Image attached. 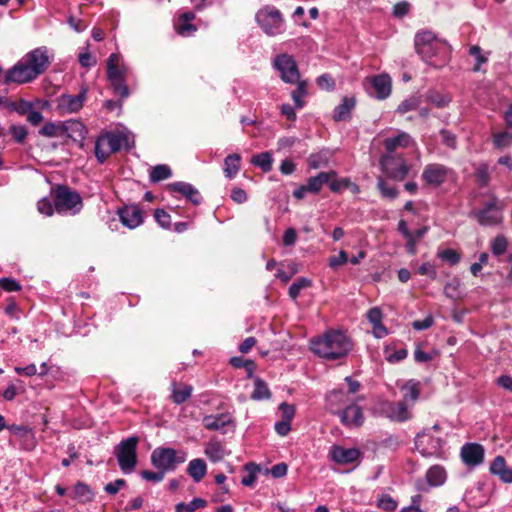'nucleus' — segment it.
I'll list each match as a JSON object with an SVG mask.
<instances>
[{
	"instance_id": "obj_28",
	"label": "nucleus",
	"mask_w": 512,
	"mask_h": 512,
	"mask_svg": "<svg viewBox=\"0 0 512 512\" xmlns=\"http://www.w3.org/2000/svg\"><path fill=\"white\" fill-rule=\"evenodd\" d=\"M412 143V137L405 133L401 132L394 138H387L384 141V146L388 153L394 152L397 148H405Z\"/></svg>"
},
{
	"instance_id": "obj_13",
	"label": "nucleus",
	"mask_w": 512,
	"mask_h": 512,
	"mask_svg": "<svg viewBox=\"0 0 512 512\" xmlns=\"http://www.w3.org/2000/svg\"><path fill=\"white\" fill-rule=\"evenodd\" d=\"M87 88L83 87L78 95L64 94L57 99V109L60 113H76L86 101Z\"/></svg>"
},
{
	"instance_id": "obj_46",
	"label": "nucleus",
	"mask_w": 512,
	"mask_h": 512,
	"mask_svg": "<svg viewBox=\"0 0 512 512\" xmlns=\"http://www.w3.org/2000/svg\"><path fill=\"white\" fill-rule=\"evenodd\" d=\"M311 284H312V282L308 278L297 279L294 283H292V285L289 288V296L293 300H295L299 296L301 290H303L307 287H310Z\"/></svg>"
},
{
	"instance_id": "obj_18",
	"label": "nucleus",
	"mask_w": 512,
	"mask_h": 512,
	"mask_svg": "<svg viewBox=\"0 0 512 512\" xmlns=\"http://www.w3.org/2000/svg\"><path fill=\"white\" fill-rule=\"evenodd\" d=\"M118 214L121 223L129 229H134L143 222V212L136 205H127Z\"/></svg>"
},
{
	"instance_id": "obj_41",
	"label": "nucleus",
	"mask_w": 512,
	"mask_h": 512,
	"mask_svg": "<svg viewBox=\"0 0 512 512\" xmlns=\"http://www.w3.org/2000/svg\"><path fill=\"white\" fill-rule=\"evenodd\" d=\"M172 175V171L167 165H157L150 173V180L152 182H159L168 179Z\"/></svg>"
},
{
	"instance_id": "obj_15",
	"label": "nucleus",
	"mask_w": 512,
	"mask_h": 512,
	"mask_svg": "<svg viewBox=\"0 0 512 512\" xmlns=\"http://www.w3.org/2000/svg\"><path fill=\"white\" fill-rule=\"evenodd\" d=\"M380 165L388 176L399 180L404 179L409 170L403 159L388 154L381 158Z\"/></svg>"
},
{
	"instance_id": "obj_29",
	"label": "nucleus",
	"mask_w": 512,
	"mask_h": 512,
	"mask_svg": "<svg viewBox=\"0 0 512 512\" xmlns=\"http://www.w3.org/2000/svg\"><path fill=\"white\" fill-rule=\"evenodd\" d=\"M68 131L66 122H47L39 133L45 137H61Z\"/></svg>"
},
{
	"instance_id": "obj_17",
	"label": "nucleus",
	"mask_w": 512,
	"mask_h": 512,
	"mask_svg": "<svg viewBox=\"0 0 512 512\" xmlns=\"http://www.w3.org/2000/svg\"><path fill=\"white\" fill-rule=\"evenodd\" d=\"M484 448L478 443H466L461 448V459L470 467H475L484 461Z\"/></svg>"
},
{
	"instance_id": "obj_8",
	"label": "nucleus",
	"mask_w": 512,
	"mask_h": 512,
	"mask_svg": "<svg viewBox=\"0 0 512 512\" xmlns=\"http://www.w3.org/2000/svg\"><path fill=\"white\" fill-rule=\"evenodd\" d=\"M185 461V454L172 448H156L151 454L153 466L164 473L175 470L178 464Z\"/></svg>"
},
{
	"instance_id": "obj_36",
	"label": "nucleus",
	"mask_w": 512,
	"mask_h": 512,
	"mask_svg": "<svg viewBox=\"0 0 512 512\" xmlns=\"http://www.w3.org/2000/svg\"><path fill=\"white\" fill-rule=\"evenodd\" d=\"M407 356V350L404 348L395 349L391 345H387L384 349V357L390 363H397Z\"/></svg>"
},
{
	"instance_id": "obj_2",
	"label": "nucleus",
	"mask_w": 512,
	"mask_h": 512,
	"mask_svg": "<svg viewBox=\"0 0 512 512\" xmlns=\"http://www.w3.org/2000/svg\"><path fill=\"white\" fill-rule=\"evenodd\" d=\"M449 53L450 46L432 32L418 33V55L428 65L435 68L443 67L448 61Z\"/></svg>"
},
{
	"instance_id": "obj_31",
	"label": "nucleus",
	"mask_w": 512,
	"mask_h": 512,
	"mask_svg": "<svg viewBox=\"0 0 512 512\" xmlns=\"http://www.w3.org/2000/svg\"><path fill=\"white\" fill-rule=\"evenodd\" d=\"M446 471L442 466H432L426 473V480L430 486H441L446 481Z\"/></svg>"
},
{
	"instance_id": "obj_55",
	"label": "nucleus",
	"mask_w": 512,
	"mask_h": 512,
	"mask_svg": "<svg viewBox=\"0 0 512 512\" xmlns=\"http://www.w3.org/2000/svg\"><path fill=\"white\" fill-rule=\"evenodd\" d=\"M154 217L159 225L163 228H168L171 224L170 215L163 209H156Z\"/></svg>"
},
{
	"instance_id": "obj_40",
	"label": "nucleus",
	"mask_w": 512,
	"mask_h": 512,
	"mask_svg": "<svg viewBox=\"0 0 512 512\" xmlns=\"http://www.w3.org/2000/svg\"><path fill=\"white\" fill-rule=\"evenodd\" d=\"M207 502L202 498H195L190 503H178L176 505V512H194L197 509L204 508Z\"/></svg>"
},
{
	"instance_id": "obj_62",
	"label": "nucleus",
	"mask_w": 512,
	"mask_h": 512,
	"mask_svg": "<svg viewBox=\"0 0 512 512\" xmlns=\"http://www.w3.org/2000/svg\"><path fill=\"white\" fill-rule=\"evenodd\" d=\"M141 475L143 479L152 482H160L164 479V472L162 470L158 472L145 470L141 473Z\"/></svg>"
},
{
	"instance_id": "obj_10",
	"label": "nucleus",
	"mask_w": 512,
	"mask_h": 512,
	"mask_svg": "<svg viewBox=\"0 0 512 512\" xmlns=\"http://www.w3.org/2000/svg\"><path fill=\"white\" fill-rule=\"evenodd\" d=\"M38 75L23 57L5 75V83L25 84L35 80Z\"/></svg>"
},
{
	"instance_id": "obj_22",
	"label": "nucleus",
	"mask_w": 512,
	"mask_h": 512,
	"mask_svg": "<svg viewBox=\"0 0 512 512\" xmlns=\"http://www.w3.org/2000/svg\"><path fill=\"white\" fill-rule=\"evenodd\" d=\"M330 455L337 463L349 464L355 462L359 458L360 452L356 448L345 449L341 446H334L330 451Z\"/></svg>"
},
{
	"instance_id": "obj_38",
	"label": "nucleus",
	"mask_w": 512,
	"mask_h": 512,
	"mask_svg": "<svg viewBox=\"0 0 512 512\" xmlns=\"http://www.w3.org/2000/svg\"><path fill=\"white\" fill-rule=\"evenodd\" d=\"M73 493L74 497L83 503L91 501L94 497V494L89 486L82 482H79L75 485Z\"/></svg>"
},
{
	"instance_id": "obj_63",
	"label": "nucleus",
	"mask_w": 512,
	"mask_h": 512,
	"mask_svg": "<svg viewBox=\"0 0 512 512\" xmlns=\"http://www.w3.org/2000/svg\"><path fill=\"white\" fill-rule=\"evenodd\" d=\"M348 261L347 253L343 250L340 251L338 256H333L329 259V265L332 268H336L340 265L345 264Z\"/></svg>"
},
{
	"instance_id": "obj_57",
	"label": "nucleus",
	"mask_w": 512,
	"mask_h": 512,
	"mask_svg": "<svg viewBox=\"0 0 512 512\" xmlns=\"http://www.w3.org/2000/svg\"><path fill=\"white\" fill-rule=\"evenodd\" d=\"M0 287L8 292L18 291L21 288L19 283L11 278L0 279Z\"/></svg>"
},
{
	"instance_id": "obj_35",
	"label": "nucleus",
	"mask_w": 512,
	"mask_h": 512,
	"mask_svg": "<svg viewBox=\"0 0 512 512\" xmlns=\"http://www.w3.org/2000/svg\"><path fill=\"white\" fill-rule=\"evenodd\" d=\"M328 407L332 412L347 403L346 394L342 390H334L327 395Z\"/></svg>"
},
{
	"instance_id": "obj_5",
	"label": "nucleus",
	"mask_w": 512,
	"mask_h": 512,
	"mask_svg": "<svg viewBox=\"0 0 512 512\" xmlns=\"http://www.w3.org/2000/svg\"><path fill=\"white\" fill-rule=\"evenodd\" d=\"M128 138L121 133H106L98 137L95 144V156L100 163L113 153L119 151L124 145H127Z\"/></svg>"
},
{
	"instance_id": "obj_59",
	"label": "nucleus",
	"mask_w": 512,
	"mask_h": 512,
	"mask_svg": "<svg viewBox=\"0 0 512 512\" xmlns=\"http://www.w3.org/2000/svg\"><path fill=\"white\" fill-rule=\"evenodd\" d=\"M126 484L124 479H117L105 485L104 490L111 495L116 494Z\"/></svg>"
},
{
	"instance_id": "obj_37",
	"label": "nucleus",
	"mask_w": 512,
	"mask_h": 512,
	"mask_svg": "<svg viewBox=\"0 0 512 512\" xmlns=\"http://www.w3.org/2000/svg\"><path fill=\"white\" fill-rule=\"evenodd\" d=\"M271 393L267 386V384L261 380L260 378H257L254 381V391L251 395V398L254 400H262V399H268L270 398Z\"/></svg>"
},
{
	"instance_id": "obj_30",
	"label": "nucleus",
	"mask_w": 512,
	"mask_h": 512,
	"mask_svg": "<svg viewBox=\"0 0 512 512\" xmlns=\"http://www.w3.org/2000/svg\"><path fill=\"white\" fill-rule=\"evenodd\" d=\"M355 106L354 98H343V101L340 105H338L333 114V118L335 121H345L350 118L351 111Z\"/></svg>"
},
{
	"instance_id": "obj_51",
	"label": "nucleus",
	"mask_w": 512,
	"mask_h": 512,
	"mask_svg": "<svg viewBox=\"0 0 512 512\" xmlns=\"http://www.w3.org/2000/svg\"><path fill=\"white\" fill-rule=\"evenodd\" d=\"M37 209L41 214L52 216L55 210V206L52 204L51 200L44 197L38 201Z\"/></svg>"
},
{
	"instance_id": "obj_45",
	"label": "nucleus",
	"mask_w": 512,
	"mask_h": 512,
	"mask_svg": "<svg viewBox=\"0 0 512 512\" xmlns=\"http://www.w3.org/2000/svg\"><path fill=\"white\" fill-rule=\"evenodd\" d=\"M296 83H297V88L292 91L291 97H292L296 107L302 108L304 106V101L301 98L303 96H305L307 93V90H306L307 83H306V81H300V79Z\"/></svg>"
},
{
	"instance_id": "obj_14",
	"label": "nucleus",
	"mask_w": 512,
	"mask_h": 512,
	"mask_svg": "<svg viewBox=\"0 0 512 512\" xmlns=\"http://www.w3.org/2000/svg\"><path fill=\"white\" fill-rule=\"evenodd\" d=\"M451 175V170L441 164H429L422 173L424 182L430 186H439L444 183Z\"/></svg>"
},
{
	"instance_id": "obj_20",
	"label": "nucleus",
	"mask_w": 512,
	"mask_h": 512,
	"mask_svg": "<svg viewBox=\"0 0 512 512\" xmlns=\"http://www.w3.org/2000/svg\"><path fill=\"white\" fill-rule=\"evenodd\" d=\"M203 426L211 431L222 430L233 423V417L229 413H220L216 415H206L202 419Z\"/></svg>"
},
{
	"instance_id": "obj_16",
	"label": "nucleus",
	"mask_w": 512,
	"mask_h": 512,
	"mask_svg": "<svg viewBox=\"0 0 512 512\" xmlns=\"http://www.w3.org/2000/svg\"><path fill=\"white\" fill-rule=\"evenodd\" d=\"M24 58L38 76L44 73L50 65V56L46 47L36 48L28 52Z\"/></svg>"
},
{
	"instance_id": "obj_60",
	"label": "nucleus",
	"mask_w": 512,
	"mask_h": 512,
	"mask_svg": "<svg viewBox=\"0 0 512 512\" xmlns=\"http://www.w3.org/2000/svg\"><path fill=\"white\" fill-rule=\"evenodd\" d=\"M317 84L322 88L326 90H332L335 86V82L332 79V77L328 74H323L318 77Z\"/></svg>"
},
{
	"instance_id": "obj_11",
	"label": "nucleus",
	"mask_w": 512,
	"mask_h": 512,
	"mask_svg": "<svg viewBox=\"0 0 512 512\" xmlns=\"http://www.w3.org/2000/svg\"><path fill=\"white\" fill-rule=\"evenodd\" d=\"M274 67L280 72L281 79L290 84H295L300 79V73L296 62L288 54H280L274 59Z\"/></svg>"
},
{
	"instance_id": "obj_50",
	"label": "nucleus",
	"mask_w": 512,
	"mask_h": 512,
	"mask_svg": "<svg viewBox=\"0 0 512 512\" xmlns=\"http://www.w3.org/2000/svg\"><path fill=\"white\" fill-rule=\"evenodd\" d=\"M11 108L20 115H27L33 108V104L24 99H19L11 104Z\"/></svg>"
},
{
	"instance_id": "obj_24",
	"label": "nucleus",
	"mask_w": 512,
	"mask_h": 512,
	"mask_svg": "<svg viewBox=\"0 0 512 512\" xmlns=\"http://www.w3.org/2000/svg\"><path fill=\"white\" fill-rule=\"evenodd\" d=\"M195 19L194 12H185L178 18V22L175 25L177 33L181 36H190L196 31V26L190 22Z\"/></svg>"
},
{
	"instance_id": "obj_52",
	"label": "nucleus",
	"mask_w": 512,
	"mask_h": 512,
	"mask_svg": "<svg viewBox=\"0 0 512 512\" xmlns=\"http://www.w3.org/2000/svg\"><path fill=\"white\" fill-rule=\"evenodd\" d=\"M439 257L451 265H455L460 261V255L453 249H445L439 253Z\"/></svg>"
},
{
	"instance_id": "obj_23",
	"label": "nucleus",
	"mask_w": 512,
	"mask_h": 512,
	"mask_svg": "<svg viewBox=\"0 0 512 512\" xmlns=\"http://www.w3.org/2000/svg\"><path fill=\"white\" fill-rule=\"evenodd\" d=\"M490 472L497 475L503 482L512 483V469L507 467L503 456L494 458L490 466Z\"/></svg>"
},
{
	"instance_id": "obj_9",
	"label": "nucleus",
	"mask_w": 512,
	"mask_h": 512,
	"mask_svg": "<svg viewBox=\"0 0 512 512\" xmlns=\"http://www.w3.org/2000/svg\"><path fill=\"white\" fill-rule=\"evenodd\" d=\"M363 87L370 96L384 100L392 93V78L387 73L369 76L363 80Z\"/></svg>"
},
{
	"instance_id": "obj_6",
	"label": "nucleus",
	"mask_w": 512,
	"mask_h": 512,
	"mask_svg": "<svg viewBox=\"0 0 512 512\" xmlns=\"http://www.w3.org/2000/svg\"><path fill=\"white\" fill-rule=\"evenodd\" d=\"M255 18L266 35L275 36L282 32L284 19L278 9L266 6L256 13Z\"/></svg>"
},
{
	"instance_id": "obj_64",
	"label": "nucleus",
	"mask_w": 512,
	"mask_h": 512,
	"mask_svg": "<svg viewBox=\"0 0 512 512\" xmlns=\"http://www.w3.org/2000/svg\"><path fill=\"white\" fill-rule=\"evenodd\" d=\"M291 430V422L281 420L275 424V431L280 436H286Z\"/></svg>"
},
{
	"instance_id": "obj_27",
	"label": "nucleus",
	"mask_w": 512,
	"mask_h": 512,
	"mask_svg": "<svg viewBox=\"0 0 512 512\" xmlns=\"http://www.w3.org/2000/svg\"><path fill=\"white\" fill-rule=\"evenodd\" d=\"M332 177H336V172H321L317 176L308 179L306 188L309 192L318 193L322 186L328 183Z\"/></svg>"
},
{
	"instance_id": "obj_19",
	"label": "nucleus",
	"mask_w": 512,
	"mask_h": 512,
	"mask_svg": "<svg viewBox=\"0 0 512 512\" xmlns=\"http://www.w3.org/2000/svg\"><path fill=\"white\" fill-rule=\"evenodd\" d=\"M124 74V67H107L108 79L111 82L115 93L123 98H126L129 96V90L128 87L124 84Z\"/></svg>"
},
{
	"instance_id": "obj_12",
	"label": "nucleus",
	"mask_w": 512,
	"mask_h": 512,
	"mask_svg": "<svg viewBox=\"0 0 512 512\" xmlns=\"http://www.w3.org/2000/svg\"><path fill=\"white\" fill-rule=\"evenodd\" d=\"M473 216L483 226H494L502 221L501 207L496 199L487 202L482 209L474 211Z\"/></svg>"
},
{
	"instance_id": "obj_1",
	"label": "nucleus",
	"mask_w": 512,
	"mask_h": 512,
	"mask_svg": "<svg viewBox=\"0 0 512 512\" xmlns=\"http://www.w3.org/2000/svg\"><path fill=\"white\" fill-rule=\"evenodd\" d=\"M352 349L350 338L338 330H330L322 336L311 340V350L326 360L344 358Z\"/></svg>"
},
{
	"instance_id": "obj_47",
	"label": "nucleus",
	"mask_w": 512,
	"mask_h": 512,
	"mask_svg": "<svg viewBox=\"0 0 512 512\" xmlns=\"http://www.w3.org/2000/svg\"><path fill=\"white\" fill-rule=\"evenodd\" d=\"M398 230L407 240V249L409 252L413 253L415 251V243L414 237L412 233L408 229V225L406 221L400 220L398 223Z\"/></svg>"
},
{
	"instance_id": "obj_44",
	"label": "nucleus",
	"mask_w": 512,
	"mask_h": 512,
	"mask_svg": "<svg viewBox=\"0 0 512 512\" xmlns=\"http://www.w3.org/2000/svg\"><path fill=\"white\" fill-rule=\"evenodd\" d=\"M252 163L260 167L264 172H268L272 168V157L268 152L260 153L253 156Z\"/></svg>"
},
{
	"instance_id": "obj_3",
	"label": "nucleus",
	"mask_w": 512,
	"mask_h": 512,
	"mask_svg": "<svg viewBox=\"0 0 512 512\" xmlns=\"http://www.w3.org/2000/svg\"><path fill=\"white\" fill-rule=\"evenodd\" d=\"M403 400L397 403L390 401H383L378 406V411L381 415L389 418L392 421H405L409 419L412 414L408 410L409 403L413 404L416 399V382L409 380L402 388Z\"/></svg>"
},
{
	"instance_id": "obj_56",
	"label": "nucleus",
	"mask_w": 512,
	"mask_h": 512,
	"mask_svg": "<svg viewBox=\"0 0 512 512\" xmlns=\"http://www.w3.org/2000/svg\"><path fill=\"white\" fill-rule=\"evenodd\" d=\"M415 107H416V99L414 97H410L400 103V105L397 108V112L400 114H405L409 111L414 110Z\"/></svg>"
},
{
	"instance_id": "obj_26",
	"label": "nucleus",
	"mask_w": 512,
	"mask_h": 512,
	"mask_svg": "<svg viewBox=\"0 0 512 512\" xmlns=\"http://www.w3.org/2000/svg\"><path fill=\"white\" fill-rule=\"evenodd\" d=\"M193 387L184 383H172L171 398L174 403L182 404L187 401L192 395Z\"/></svg>"
},
{
	"instance_id": "obj_54",
	"label": "nucleus",
	"mask_w": 512,
	"mask_h": 512,
	"mask_svg": "<svg viewBox=\"0 0 512 512\" xmlns=\"http://www.w3.org/2000/svg\"><path fill=\"white\" fill-rule=\"evenodd\" d=\"M377 505L379 508L386 511H393L397 507L396 501L388 495L381 496L377 502Z\"/></svg>"
},
{
	"instance_id": "obj_33",
	"label": "nucleus",
	"mask_w": 512,
	"mask_h": 512,
	"mask_svg": "<svg viewBox=\"0 0 512 512\" xmlns=\"http://www.w3.org/2000/svg\"><path fill=\"white\" fill-rule=\"evenodd\" d=\"M205 455L213 462L222 460L225 456V449L218 441H210L206 444Z\"/></svg>"
},
{
	"instance_id": "obj_34",
	"label": "nucleus",
	"mask_w": 512,
	"mask_h": 512,
	"mask_svg": "<svg viewBox=\"0 0 512 512\" xmlns=\"http://www.w3.org/2000/svg\"><path fill=\"white\" fill-rule=\"evenodd\" d=\"M240 156L238 154H230L224 160V173L226 177L233 178L240 170Z\"/></svg>"
},
{
	"instance_id": "obj_58",
	"label": "nucleus",
	"mask_w": 512,
	"mask_h": 512,
	"mask_svg": "<svg viewBox=\"0 0 512 512\" xmlns=\"http://www.w3.org/2000/svg\"><path fill=\"white\" fill-rule=\"evenodd\" d=\"M230 363L235 368L245 367L247 370L252 371L254 367V362L251 360H245L241 357H233L230 360Z\"/></svg>"
},
{
	"instance_id": "obj_4",
	"label": "nucleus",
	"mask_w": 512,
	"mask_h": 512,
	"mask_svg": "<svg viewBox=\"0 0 512 512\" xmlns=\"http://www.w3.org/2000/svg\"><path fill=\"white\" fill-rule=\"evenodd\" d=\"M53 201L58 213L75 215L83 206L80 194L65 185H58L53 190Z\"/></svg>"
},
{
	"instance_id": "obj_42",
	"label": "nucleus",
	"mask_w": 512,
	"mask_h": 512,
	"mask_svg": "<svg viewBox=\"0 0 512 512\" xmlns=\"http://www.w3.org/2000/svg\"><path fill=\"white\" fill-rule=\"evenodd\" d=\"M444 293L447 297L451 299L459 298L462 293L461 281L458 278L452 279L449 283L446 284L444 288Z\"/></svg>"
},
{
	"instance_id": "obj_61",
	"label": "nucleus",
	"mask_w": 512,
	"mask_h": 512,
	"mask_svg": "<svg viewBox=\"0 0 512 512\" xmlns=\"http://www.w3.org/2000/svg\"><path fill=\"white\" fill-rule=\"evenodd\" d=\"M378 188L379 190L381 191V194L384 196V197H388V198H395L396 195H397V191L391 187V186H388L386 184L385 181L383 180H379L378 182Z\"/></svg>"
},
{
	"instance_id": "obj_49",
	"label": "nucleus",
	"mask_w": 512,
	"mask_h": 512,
	"mask_svg": "<svg viewBox=\"0 0 512 512\" xmlns=\"http://www.w3.org/2000/svg\"><path fill=\"white\" fill-rule=\"evenodd\" d=\"M493 143L498 149H504L512 144V134L508 132L498 133L493 136Z\"/></svg>"
},
{
	"instance_id": "obj_32",
	"label": "nucleus",
	"mask_w": 512,
	"mask_h": 512,
	"mask_svg": "<svg viewBox=\"0 0 512 512\" xmlns=\"http://www.w3.org/2000/svg\"><path fill=\"white\" fill-rule=\"evenodd\" d=\"M206 464L202 459H193L190 461L187 472L194 479L195 482H199L206 474Z\"/></svg>"
},
{
	"instance_id": "obj_48",
	"label": "nucleus",
	"mask_w": 512,
	"mask_h": 512,
	"mask_svg": "<svg viewBox=\"0 0 512 512\" xmlns=\"http://www.w3.org/2000/svg\"><path fill=\"white\" fill-rule=\"evenodd\" d=\"M507 250V239L498 235L491 244V251L495 256L503 255Z\"/></svg>"
},
{
	"instance_id": "obj_25",
	"label": "nucleus",
	"mask_w": 512,
	"mask_h": 512,
	"mask_svg": "<svg viewBox=\"0 0 512 512\" xmlns=\"http://www.w3.org/2000/svg\"><path fill=\"white\" fill-rule=\"evenodd\" d=\"M169 189L179 192L186 196L193 204L197 205L201 201L200 194L191 184L185 182H176L169 184Z\"/></svg>"
},
{
	"instance_id": "obj_53",
	"label": "nucleus",
	"mask_w": 512,
	"mask_h": 512,
	"mask_svg": "<svg viewBox=\"0 0 512 512\" xmlns=\"http://www.w3.org/2000/svg\"><path fill=\"white\" fill-rule=\"evenodd\" d=\"M282 420L291 422L295 415V407L286 402H283L279 406Z\"/></svg>"
},
{
	"instance_id": "obj_43",
	"label": "nucleus",
	"mask_w": 512,
	"mask_h": 512,
	"mask_svg": "<svg viewBox=\"0 0 512 512\" xmlns=\"http://www.w3.org/2000/svg\"><path fill=\"white\" fill-rule=\"evenodd\" d=\"M426 100L435 107L441 108L446 106L451 98L448 95L441 94L437 91H429L426 94Z\"/></svg>"
},
{
	"instance_id": "obj_7",
	"label": "nucleus",
	"mask_w": 512,
	"mask_h": 512,
	"mask_svg": "<svg viewBox=\"0 0 512 512\" xmlns=\"http://www.w3.org/2000/svg\"><path fill=\"white\" fill-rule=\"evenodd\" d=\"M138 437H129L121 441L115 448V455L117 457L119 466L124 473H130L134 470L137 464V444Z\"/></svg>"
},
{
	"instance_id": "obj_39",
	"label": "nucleus",
	"mask_w": 512,
	"mask_h": 512,
	"mask_svg": "<svg viewBox=\"0 0 512 512\" xmlns=\"http://www.w3.org/2000/svg\"><path fill=\"white\" fill-rule=\"evenodd\" d=\"M468 53L476 60V64L474 65L472 70L474 72L480 71L481 65L485 64L488 61V57L483 53L481 47L478 45L470 46Z\"/></svg>"
},
{
	"instance_id": "obj_21",
	"label": "nucleus",
	"mask_w": 512,
	"mask_h": 512,
	"mask_svg": "<svg viewBox=\"0 0 512 512\" xmlns=\"http://www.w3.org/2000/svg\"><path fill=\"white\" fill-rule=\"evenodd\" d=\"M341 421L347 426H361L364 422L362 409L355 404L348 405L341 413Z\"/></svg>"
}]
</instances>
